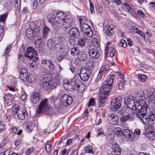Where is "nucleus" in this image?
Listing matches in <instances>:
<instances>
[{
  "instance_id": "obj_55",
  "label": "nucleus",
  "mask_w": 155,
  "mask_h": 155,
  "mask_svg": "<svg viewBox=\"0 0 155 155\" xmlns=\"http://www.w3.org/2000/svg\"><path fill=\"white\" fill-rule=\"evenodd\" d=\"M49 61L48 67L49 69L51 71L54 70L55 68V65L53 64L51 60Z\"/></svg>"
},
{
  "instance_id": "obj_12",
  "label": "nucleus",
  "mask_w": 155,
  "mask_h": 155,
  "mask_svg": "<svg viewBox=\"0 0 155 155\" xmlns=\"http://www.w3.org/2000/svg\"><path fill=\"white\" fill-rule=\"evenodd\" d=\"M59 45V43H55V40L54 38L49 39L48 41V47L49 49L52 51H54L55 50L57 51V46Z\"/></svg>"
},
{
  "instance_id": "obj_38",
  "label": "nucleus",
  "mask_w": 155,
  "mask_h": 155,
  "mask_svg": "<svg viewBox=\"0 0 155 155\" xmlns=\"http://www.w3.org/2000/svg\"><path fill=\"white\" fill-rule=\"evenodd\" d=\"M114 78V76L113 74L108 75L107 78V80L105 81H107L108 84L112 85L113 82V80Z\"/></svg>"
},
{
  "instance_id": "obj_49",
  "label": "nucleus",
  "mask_w": 155,
  "mask_h": 155,
  "mask_svg": "<svg viewBox=\"0 0 155 155\" xmlns=\"http://www.w3.org/2000/svg\"><path fill=\"white\" fill-rule=\"evenodd\" d=\"M138 78L140 81L144 82L147 79V76L145 75H139Z\"/></svg>"
},
{
  "instance_id": "obj_41",
  "label": "nucleus",
  "mask_w": 155,
  "mask_h": 155,
  "mask_svg": "<svg viewBox=\"0 0 155 155\" xmlns=\"http://www.w3.org/2000/svg\"><path fill=\"white\" fill-rule=\"evenodd\" d=\"M61 53V55L58 57L57 58V60L58 61H61L62 60L63 58L66 56V51L64 50L63 51L61 52H60Z\"/></svg>"
},
{
  "instance_id": "obj_47",
  "label": "nucleus",
  "mask_w": 155,
  "mask_h": 155,
  "mask_svg": "<svg viewBox=\"0 0 155 155\" xmlns=\"http://www.w3.org/2000/svg\"><path fill=\"white\" fill-rule=\"evenodd\" d=\"M124 79L118 81L117 86L118 89H122L123 88L124 84Z\"/></svg>"
},
{
  "instance_id": "obj_11",
  "label": "nucleus",
  "mask_w": 155,
  "mask_h": 155,
  "mask_svg": "<svg viewBox=\"0 0 155 155\" xmlns=\"http://www.w3.org/2000/svg\"><path fill=\"white\" fill-rule=\"evenodd\" d=\"M122 98L121 97H117L112 100L111 102V105L113 107V110H116L121 107Z\"/></svg>"
},
{
  "instance_id": "obj_51",
  "label": "nucleus",
  "mask_w": 155,
  "mask_h": 155,
  "mask_svg": "<svg viewBox=\"0 0 155 155\" xmlns=\"http://www.w3.org/2000/svg\"><path fill=\"white\" fill-rule=\"evenodd\" d=\"M27 80L29 83H34L36 81L35 78L32 75H30L29 77H28Z\"/></svg>"
},
{
  "instance_id": "obj_3",
  "label": "nucleus",
  "mask_w": 155,
  "mask_h": 155,
  "mask_svg": "<svg viewBox=\"0 0 155 155\" xmlns=\"http://www.w3.org/2000/svg\"><path fill=\"white\" fill-rule=\"evenodd\" d=\"M57 97L52 96L48 100L47 99L42 100L38 106L37 111L38 113H44L48 114L49 110V107L48 104V101H49L51 103H54L57 100Z\"/></svg>"
},
{
  "instance_id": "obj_27",
  "label": "nucleus",
  "mask_w": 155,
  "mask_h": 155,
  "mask_svg": "<svg viewBox=\"0 0 155 155\" xmlns=\"http://www.w3.org/2000/svg\"><path fill=\"white\" fill-rule=\"evenodd\" d=\"M77 58L79 61H85L87 59V55L84 51H81Z\"/></svg>"
},
{
  "instance_id": "obj_35",
  "label": "nucleus",
  "mask_w": 155,
  "mask_h": 155,
  "mask_svg": "<svg viewBox=\"0 0 155 155\" xmlns=\"http://www.w3.org/2000/svg\"><path fill=\"white\" fill-rule=\"evenodd\" d=\"M148 117L150 120L152 121H155V110H151L149 113Z\"/></svg>"
},
{
  "instance_id": "obj_21",
  "label": "nucleus",
  "mask_w": 155,
  "mask_h": 155,
  "mask_svg": "<svg viewBox=\"0 0 155 155\" xmlns=\"http://www.w3.org/2000/svg\"><path fill=\"white\" fill-rule=\"evenodd\" d=\"M35 126V124L31 122H27L25 124L26 130L28 133L32 131Z\"/></svg>"
},
{
  "instance_id": "obj_61",
  "label": "nucleus",
  "mask_w": 155,
  "mask_h": 155,
  "mask_svg": "<svg viewBox=\"0 0 155 155\" xmlns=\"http://www.w3.org/2000/svg\"><path fill=\"white\" fill-rule=\"evenodd\" d=\"M137 13L140 16L143 18H145L146 17V15L144 14V13L141 10H138Z\"/></svg>"
},
{
  "instance_id": "obj_23",
  "label": "nucleus",
  "mask_w": 155,
  "mask_h": 155,
  "mask_svg": "<svg viewBox=\"0 0 155 155\" xmlns=\"http://www.w3.org/2000/svg\"><path fill=\"white\" fill-rule=\"evenodd\" d=\"M122 134L124 136L128 137L130 140H132L134 139V134L129 130L127 129L124 130L123 131Z\"/></svg>"
},
{
  "instance_id": "obj_6",
  "label": "nucleus",
  "mask_w": 155,
  "mask_h": 155,
  "mask_svg": "<svg viewBox=\"0 0 155 155\" xmlns=\"http://www.w3.org/2000/svg\"><path fill=\"white\" fill-rule=\"evenodd\" d=\"M81 84V81L76 76L74 77L70 82H68L66 84L68 90L71 91L75 90Z\"/></svg>"
},
{
  "instance_id": "obj_44",
  "label": "nucleus",
  "mask_w": 155,
  "mask_h": 155,
  "mask_svg": "<svg viewBox=\"0 0 155 155\" xmlns=\"http://www.w3.org/2000/svg\"><path fill=\"white\" fill-rule=\"evenodd\" d=\"M19 107L17 105H15L13 107L12 112L14 115H15L17 114H18L19 109Z\"/></svg>"
},
{
  "instance_id": "obj_37",
  "label": "nucleus",
  "mask_w": 155,
  "mask_h": 155,
  "mask_svg": "<svg viewBox=\"0 0 155 155\" xmlns=\"http://www.w3.org/2000/svg\"><path fill=\"white\" fill-rule=\"evenodd\" d=\"M15 7L17 12H19L21 10V0H15Z\"/></svg>"
},
{
  "instance_id": "obj_22",
  "label": "nucleus",
  "mask_w": 155,
  "mask_h": 155,
  "mask_svg": "<svg viewBox=\"0 0 155 155\" xmlns=\"http://www.w3.org/2000/svg\"><path fill=\"white\" fill-rule=\"evenodd\" d=\"M27 114L26 110L23 108H21L19 110L17 114V116L19 119L23 120L25 119V117L27 115Z\"/></svg>"
},
{
  "instance_id": "obj_5",
  "label": "nucleus",
  "mask_w": 155,
  "mask_h": 155,
  "mask_svg": "<svg viewBox=\"0 0 155 155\" xmlns=\"http://www.w3.org/2000/svg\"><path fill=\"white\" fill-rule=\"evenodd\" d=\"M93 70L92 67L82 68L80 73V77L81 79L84 81H87L92 74Z\"/></svg>"
},
{
  "instance_id": "obj_45",
  "label": "nucleus",
  "mask_w": 155,
  "mask_h": 155,
  "mask_svg": "<svg viewBox=\"0 0 155 155\" xmlns=\"http://www.w3.org/2000/svg\"><path fill=\"white\" fill-rule=\"evenodd\" d=\"M115 132L116 135L117 136H122L123 131L121 130V129L119 127H117L115 129Z\"/></svg>"
},
{
  "instance_id": "obj_29",
  "label": "nucleus",
  "mask_w": 155,
  "mask_h": 155,
  "mask_svg": "<svg viewBox=\"0 0 155 155\" xmlns=\"http://www.w3.org/2000/svg\"><path fill=\"white\" fill-rule=\"evenodd\" d=\"M50 29L47 26H45L43 29V38L47 39L48 37V34L50 32Z\"/></svg>"
},
{
  "instance_id": "obj_16",
  "label": "nucleus",
  "mask_w": 155,
  "mask_h": 155,
  "mask_svg": "<svg viewBox=\"0 0 155 155\" xmlns=\"http://www.w3.org/2000/svg\"><path fill=\"white\" fill-rule=\"evenodd\" d=\"M13 96L10 93L5 94L4 97V103L7 106L11 105L13 101Z\"/></svg>"
},
{
  "instance_id": "obj_31",
  "label": "nucleus",
  "mask_w": 155,
  "mask_h": 155,
  "mask_svg": "<svg viewBox=\"0 0 155 155\" xmlns=\"http://www.w3.org/2000/svg\"><path fill=\"white\" fill-rule=\"evenodd\" d=\"M26 35L29 39H31L34 37L33 31L31 28H28L26 30Z\"/></svg>"
},
{
  "instance_id": "obj_48",
  "label": "nucleus",
  "mask_w": 155,
  "mask_h": 155,
  "mask_svg": "<svg viewBox=\"0 0 155 155\" xmlns=\"http://www.w3.org/2000/svg\"><path fill=\"white\" fill-rule=\"evenodd\" d=\"M119 45L120 47H122L123 48H126L127 46V44L126 41L124 39H122L120 40L119 43Z\"/></svg>"
},
{
  "instance_id": "obj_59",
  "label": "nucleus",
  "mask_w": 155,
  "mask_h": 155,
  "mask_svg": "<svg viewBox=\"0 0 155 155\" xmlns=\"http://www.w3.org/2000/svg\"><path fill=\"white\" fill-rule=\"evenodd\" d=\"M149 117H147L145 116L141 121L144 124H147L149 123Z\"/></svg>"
},
{
  "instance_id": "obj_7",
  "label": "nucleus",
  "mask_w": 155,
  "mask_h": 155,
  "mask_svg": "<svg viewBox=\"0 0 155 155\" xmlns=\"http://www.w3.org/2000/svg\"><path fill=\"white\" fill-rule=\"evenodd\" d=\"M49 22L51 24L52 27L54 28L62 27V20L56 18L55 15H52L48 17Z\"/></svg>"
},
{
  "instance_id": "obj_43",
  "label": "nucleus",
  "mask_w": 155,
  "mask_h": 155,
  "mask_svg": "<svg viewBox=\"0 0 155 155\" xmlns=\"http://www.w3.org/2000/svg\"><path fill=\"white\" fill-rule=\"evenodd\" d=\"M107 52H109V54L110 57H114L115 58V59H116V50L115 48H113L110 51H107Z\"/></svg>"
},
{
  "instance_id": "obj_1",
  "label": "nucleus",
  "mask_w": 155,
  "mask_h": 155,
  "mask_svg": "<svg viewBox=\"0 0 155 155\" xmlns=\"http://www.w3.org/2000/svg\"><path fill=\"white\" fill-rule=\"evenodd\" d=\"M124 102L127 107L136 111L137 117L141 121L145 116L148 108L144 94H138L135 97H127Z\"/></svg>"
},
{
  "instance_id": "obj_52",
  "label": "nucleus",
  "mask_w": 155,
  "mask_h": 155,
  "mask_svg": "<svg viewBox=\"0 0 155 155\" xmlns=\"http://www.w3.org/2000/svg\"><path fill=\"white\" fill-rule=\"evenodd\" d=\"M4 34V28L3 26H0V41L2 39Z\"/></svg>"
},
{
  "instance_id": "obj_2",
  "label": "nucleus",
  "mask_w": 155,
  "mask_h": 155,
  "mask_svg": "<svg viewBox=\"0 0 155 155\" xmlns=\"http://www.w3.org/2000/svg\"><path fill=\"white\" fill-rule=\"evenodd\" d=\"M111 85L108 84L107 81H104L102 86L100 88V93L99 95V105L101 107L106 101L107 97L111 87Z\"/></svg>"
},
{
  "instance_id": "obj_28",
  "label": "nucleus",
  "mask_w": 155,
  "mask_h": 155,
  "mask_svg": "<svg viewBox=\"0 0 155 155\" xmlns=\"http://www.w3.org/2000/svg\"><path fill=\"white\" fill-rule=\"evenodd\" d=\"M80 52L78 48L74 47L71 49L70 53L72 56H76L78 58Z\"/></svg>"
},
{
  "instance_id": "obj_15",
  "label": "nucleus",
  "mask_w": 155,
  "mask_h": 155,
  "mask_svg": "<svg viewBox=\"0 0 155 155\" xmlns=\"http://www.w3.org/2000/svg\"><path fill=\"white\" fill-rule=\"evenodd\" d=\"M89 52L90 57L93 59H97L100 56V54L97 50L96 48L89 49Z\"/></svg>"
},
{
  "instance_id": "obj_30",
  "label": "nucleus",
  "mask_w": 155,
  "mask_h": 155,
  "mask_svg": "<svg viewBox=\"0 0 155 155\" xmlns=\"http://www.w3.org/2000/svg\"><path fill=\"white\" fill-rule=\"evenodd\" d=\"M57 15L59 19L62 20V21H64L67 18L66 15L62 12H58L56 14Z\"/></svg>"
},
{
  "instance_id": "obj_24",
  "label": "nucleus",
  "mask_w": 155,
  "mask_h": 155,
  "mask_svg": "<svg viewBox=\"0 0 155 155\" xmlns=\"http://www.w3.org/2000/svg\"><path fill=\"white\" fill-rule=\"evenodd\" d=\"M51 85L49 84V81H43L40 84V87L43 90L45 91L51 90Z\"/></svg>"
},
{
  "instance_id": "obj_62",
  "label": "nucleus",
  "mask_w": 155,
  "mask_h": 155,
  "mask_svg": "<svg viewBox=\"0 0 155 155\" xmlns=\"http://www.w3.org/2000/svg\"><path fill=\"white\" fill-rule=\"evenodd\" d=\"M132 28L133 30L134 33L138 34H139V33H140L141 31L138 28L135 26H134L132 27Z\"/></svg>"
},
{
  "instance_id": "obj_26",
  "label": "nucleus",
  "mask_w": 155,
  "mask_h": 155,
  "mask_svg": "<svg viewBox=\"0 0 155 155\" xmlns=\"http://www.w3.org/2000/svg\"><path fill=\"white\" fill-rule=\"evenodd\" d=\"M34 37L35 46L37 48H39L42 41L41 37L39 35H35Z\"/></svg>"
},
{
  "instance_id": "obj_19",
  "label": "nucleus",
  "mask_w": 155,
  "mask_h": 155,
  "mask_svg": "<svg viewBox=\"0 0 155 155\" xmlns=\"http://www.w3.org/2000/svg\"><path fill=\"white\" fill-rule=\"evenodd\" d=\"M49 84L51 85V90L55 88L59 84L60 81L58 78H53L52 80L49 81Z\"/></svg>"
},
{
  "instance_id": "obj_9",
  "label": "nucleus",
  "mask_w": 155,
  "mask_h": 155,
  "mask_svg": "<svg viewBox=\"0 0 155 155\" xmlns=\"http://www.w3.org/2000/svg\"><path fill=\"white\" fill-rule=\"evenodd\" d=\"M41 97L39 91H34L30 96L31 102L34 104H36L40 101Z\"/></svg>"
},
{
  "instance_id": "obj_34",
  "label": "nucleus",
  "mask_w": 155,
  "mask_h": 155,
  "mask_svg": "<svg viewBox=\"0 0 155 155\" xmlns=\"http://www.w3.org/2000/svg\"><path fill=\"white\" fill-rule=\"evenodd\" d=\"M145 136L149 138L150 140H153L155 138V132H145Z\"/></svg>"
},
{
  "instance_id": "obj_64",
  "label": "nucleus",
  "mask_w": 155,
  "mask_h": 155,
  "mask_svg": "<svg viewBox=\"0 0 155 155\" xmlns=\"http://www.w3.org/2000/svg\"><path fill=\"white\" fill-rule=\"evenodd\" d=\"M132 28L133 30L134 33L138 34H139V33H140L141 31L138 28L135 26H134L132 27Z\"/></svg>"
},
{
  "instance_id": "obj_17",
  "label": "nucleus",
  "mask_w": 155,
  "mask_h": 155,
  "mask_svg": "<svg viewBox=\"0 0 155 155\" xmlns=\"http://www.w3.org/2000/svg\"><path fill=\"white\" fill-rule=\"evenodd\" d=\"M111 148L113 153L114 155H120L121 154V150L117 144L115 143L112 145Z\"/></svg>"
},
{
  "instance_id": "obj_50",
  "label": "nucleus",
  "mask_w": 155,
  "mask_h": 155,
  "mask_svg": "<svg viewBox=\"0 0 155 155\" xmlns=\"http://www.w3.org/2000/svg\"><path fill=\"white\" fill-rule=\"evenodd\" d=\"M80 86H79L77 87L75 90H78V92H81L84 90L85 89V86L83 84H82L81 82V84H80Z\"/></svg>"
},
{
  "instance_id": "obj_10",
  "label": "nucleus",
  "mask_w": 155,
  "mask_h": 155,
  "mask_svg": "<svg viewBox=\"0 0 155 155\" xmlns=\"http://www.w3.org/2000/svg\"><path fill=\"white\" fill-rule=\"evenodd\" d=\"M36 51L34 50L32 48L29 47L27 49L26 52L24 54V58L26 61L31 60V58L36 55Z\"/></svg>"
},
{
  "instance_id": "obj_20",
  "label": "nucleus",
  "mask_w": 155,
  "mask_h": 155,
  "mask_svg": "<svg viewBox=\"0 0 155 155\" xmlns=\"http://www.w3.org/2000/svg\"><path fill=\"white\" fill-rule=\"evenodd\" d=\"M68 33L71 37L77 38L80 35L78 29L76 28H71L68 31Z\"/></svg>"
},
{
  "instance_id": "obj_8",
  "label": "nucleus",
  "mask_w": 155,
  "mask_h": 155,
  "mask_svg": "<svg viewBox=\"0 0 155 155\" xmlns=\"http://www.w3.org/2000/svg\"><path fill=\"white\" fill-rule=\"evenodd\" d=\"M17 68L18 71L20 72V76L21 79L23 81L27 80L28 75L26 69L23 66L22 64H18Z\"/></svg>"
},
{
  "instance_id": "obj_40",
  "label": "nucleus",
  "mask_w": 155,
  "mask_h": 155,
  "mask_svg": "<svg viewBox=\"0 0 155 155\" xmlns=\"http://www.w3.org/2000/svg\"><path fill=\"white\" fill-rule=\"evenodd\" d=\"M49 142V141L47 142L45 146V150L48 153H50L52 148L51 145Z\"/></svg>"
},
{
  "instance_id": "obj_13",
  "label": "nucleus",
  "mask_w": 155,
  "mask_h": 155,
  "mask_svg": "<svg viewBox=\"0 0 155 155\" xmlns=\"http://www.w3.org/2000/svg\"><path fill=\"white\" fill-rule=\"evenodd\" d=\"M61 100L64 105L66 106L70 105L73 102L71 97L66 94H65L62 96Z\"/></svg>"
},
{
  "instance_id": "obj_36",
  "label": "nucleus",
  "mask_w": 155,
  "mask_h": 155,
  "mask_svg": "<svg viewBox=\"0 0 155 155\" xmlns=\"http://www.w3.org/2000/svg\"><path fill=\"white\" fill-rule=\"evenodd\" d=\"M155 127L154 126V124L153 123L149 124L147 130L146 132H155Z\"/></svg>"
},
{
  "instance_id": "obj_39",
  "label": "nucleus",
  "mask_w": 155,
  "mask_h": 155,
  "mask_svg": "<svg viewBox=\"0 0 155 155\" xmlns=\"http://www.w3.org/2000/svg\"><path fill=\"white\" fill-rule=\"evenodd\" d=\"M85 151L86 153L93 154L94 152L93 151V147L91 145H88L85 148Z\"/></svg>"
},
{
  "instance_id": "obj_46",
  "label": "nucleus",
  "mask_w": 155,
  "mask_h": 155,
  "mask_svg": "<svg viewBox=\"0 0 155 155\" xmlns=\"http://www.w3.org/2000/svg\"><path fill=\"white\" fill-rule=\"evenodd\" d=\"M16 85L17 84L16 83H15V84L14 85L13 87L8 85H7L6 86L8 88L9 90L12 92H15L16 91H17L18 90V89L16 87Z\"/></svg>"
},
{
  "instance_id": "obj_42",
  "label": "nucleus",
  "mask_w": 155,
  "mask_h": 155,
  "mask_svg": "<svg viewBox=\"0 0 155 155\" xmlns=\"http://www.w3.org/2000/svg\"><path fill=\"white\" fill-rule=\"evenodd\" d=\"M106 46V50L107 51H110L113 48H114V45L111 43V42H107Z\"/></svg>"
},
{
  "instance_id": "obj_33",
  "label": "nucleus",
  "mask_w": 155,
  "mask_h": 155,
  "mask_svg": "<svg viewBox=\"0 0 155 155\" xmlns=\"http://www.w3.org/2000/svg\"><path fill=\"white\" fill-rule=\"evenodd\" d=\"M57 40L59 42L63 44L65 42V38L61 34H57Z\"/></svg>"
},
{
  "instance_id": "obj_32",
  "label": "nucleus",
  "mask_w": 155,
  "mask_h": 155,
  "mask_svg": "<svg viewBox=\"0 0 155 155\" xmlns=\"http://www.w3.org/2000/svg\"><path fill=\"white\" fill-rule=\"evenodd\" d=\"M66 106L64 105L63 103L61 102H59L58 104H57L56 108V110L58 112H61L63 109L64 108L65 106Z\"/></svg>"
},
{
  "instance_id": "obj_25",
  "label": "nucleus",
  "mask_w": 155,
  "mask_h": 155,
  "mask_svg": "<svg viewBox=\"0 0 155 155\" xmlns=\"http://www.w3.org/2000/svg\"><path fill=\"white\" fill-rule=\"evenodd\" d=\"M87 37H84L79 38L77 42V45L80 47H83L85 46L86 39H88Z\"/></svg>"
},
{
  "instance_id": "obj_18",
  "label": "nucleus",
  "mask_w": 155,
  "mask_h": 155,
  "mask_svg": "<svg viewBox=\"0 0 155 155\" xmlns=\"http://www.w3.org/2000/svg\"><path fill=\"white\" fill-rule=\"evenodd\" d=\"M103 29L104 33L109 36L112 35L114 32L113 28L111 27V26L109 25H105L104 24Z\"/></svg>"
},
{
  "instance_id": "obj_56",
  "label": "nucleus",
  "mask_w": 155,
  "mask_h": 155,
  "mask_svg": "<svg viewBox=\"0 0 155 155\" xmlns=\"http://www.w3.org/2000/svg\"><path fill=\"white\" fill-rule=\"evenodd\" d=\"M18 58V61L21 62L20 64H21V63L23 62L24 59L23 57V52H20L19 53Z\"/></svg>"
},
{
  "instance_id": "obj_57",
  "label": "nucleus",
  "mask_w": 155,
  "mask_h": 155,
  "mask_svg": "<svg viewBox=\"0 0 155 155\" xmlns=\"http://www.w3.org/2000/svg\"><path fill=\"white\" fill-rule=\"evenodd\" d=\"M31 60H29L30 61H32V62L35 63L37 65L38 64V57L33 56V57L31 58Z\"/></svg>"
},
{
  "instance_id": "obj_60",
  "label": "nucleus",
  "mask_w": 155,
  "mask_h": 155,
  "mask_svg": "<svg viewBox=\"0 0 155 155\" xmlns=\"http://www.w3.org/2000/svg\"><path fill=\"white\" fill-rule=\"evenodd\" d=\"M7 17V14H4L0 15V21L4 22L6 20Z\"/></svg>"
},
{
  "instance_id": "obj_54",
  "label": "nucleus",
  "mask_w": 155,
  "mask_h": 155,
  "mask_svg": "<svg viewBox=\"0 0 155 155\" xmlns=\"http://www.w3.org/2000/svg\"><path fill=\"white\" fill-rule=\"evenodd\" d=\"M11 45H10L6 48L5 50V52L3 54L4 56H6L8 54L9 51L11 49Z\"/></svg>"
},
{
  "instance_id": "obj_63",
  "label": "nucleus",
  "mask_w": 155,
  "mask_h": 155,
  "mask_svg": "<svg viewBox=\"0 0 155 155\" xmlns=\"http://www.w3.org/2000/svg\"><path fill=\"white\" fill-rule=\"evenodd\" d=\"M132 28L133 30L134 33L138 34H139V33H140L141 31L138 28L135 26H134L132 27Z\"/></svg>"
},
{
  "instance_id": "obj_53",
  "label": "nucleus",
  "mask_w": 155,
  "mask_h": 155,
  "mask_svg": "<svg viewBox=\"0 0 155 155\" xmlns=\"http://www.w3.org/2000/svg\"><path fill=\"white\" fill-rule=\"evenodd\" d=\"M130 119V115H127L124 116H122L120 118V120L123 122L126 121L129 119Z\"/></svg>"
},
{
  "instance_id": "obj_4",
  "label": "nucleus",
  "mask_w": 155,
  "mask_h": 155,
  "mask_svg": "<svg viewBox=\"0 0 155 155\" xmlns=\"http://www.w3.org/2000/svg\"><path fill=\"white\" fill-rule=\"evenodd\" d=\"M82 19L80 18L79 21L80 28L83 33L84 37L87 36L90 38L92 36L93 33L91 27L86 23H82Z\"/></svg>"
},
{
  "instance_id": "obj_58",
  "label": "nucleus",
  "mask_w": 155,
  "mask_h": 155,
  "mask_svg": "<svg viewBox=\"0 0 155 155\" xmlns=\"http://www.w3.org/2000/svg\"><path fill=\"white\" fill-rule=\"evenodd\" d=\"M90 10L92 14L94 13V7L93 4L91 2V0L90 1Z\"/></svg>"
},
{
  "instance_id": "obj_14",
  "label": "nucleus",
  "mask_w": 155,
  "mask_h": 155,
  "mask_svg": "<svg viewBox=\"0 0 155 155\" xmlns=\"http://www.w3.org/2000/svg\"><path fill=\"white\" fill-rule=\"evenodd\" d=\"M107 120L109 124L113 125H116L118 123L119 118L116 115L110 114L107 117Z\"/></svg>"
}]
</instances>
